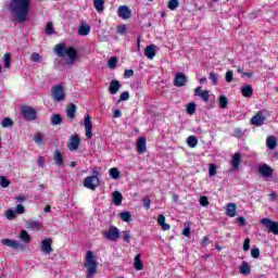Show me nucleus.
<instances>
[{
    "label": "nucleus",
    "mask_w": 278,
    "mask_h": 278,
    "mask_svg": "<svg viewBox=\"0 0 278 278\" xmlns=\"http://www.w3.org/2000/svg\"><path fill=\"white\" fill-rule=\"evenodd\" d=\"M141 257H142L141 254H137L135 256L134 266H135L136 270H142L144 268V263H142V258Z\"/></svg>",
    "instance_id": "nucleus-29"
},
{
    "label": "nucleus",
    "mask_w": 278,
    "mask_h": 278,
    "mask_svg": "<svg viewBox=\"0 0 278 278\" xmlns=\"http://www.w3.org/2000/svg\"><path fill=\"white\" fill-rule=\"evenodd\" d=\"M195 112H197V104H194V102H190V103L187 105V114H189L190 116H192Z\"/></svg>",
    "instance_id": "nucleus-42"
},
{
    "label": "nucleus",
    "mask_w": 278,
    "mask_h": 278,
    "mask_svg": "<svg viewBox=\"0 0 278 278\" xmlns=\"http://www.w3.org/2000/svg\"><path fill=\"white\" fill-rule=\"evenodd\" d=\"M85 125V136L90 140L92 138V119L90 118V115H87L84 121Z\"/></svg>",
    "instance_id": "nucleus-10"
},
{
    "label": "nucleus",
    "mask_w": 278,
    "mask_h": 278,
    "mask_svg": "<svg viewBox=\"0 0 278 278\" xmlns=\"http://www.w3.org/2000/svg\"><path fill=\"white\" fill-rule=\"evenodd\" d=\"M79 142H81V140L79 139V136L77 135L72 136L67 144L68 150L77 151V149H79Z\"/></svg>",
    "instance_id": "nucleus-13"
},
{
    "label": "nucleus",
    "mask_w": 278,
    "mask_h": 278,
    "mask_svg": "<svg viewBox=\"0 0 278 278\" xmlns=\"http://www.w3.org/2000/svg\"><path fill=\"white\" fill-rule=\"evenodd\" d=\"M240 162H242V154L240 152H236L231 159L232 170H238V168H240Z\"/></svg>",
    "instance_id": "nucleus-17"
},
{
    "label": "nucleus",
    "mask_w": 278,
    "mask_h": 278,
    "mask_svg": "<svg viewBox=\"0 0 278 278\" xmlns=\"http://www.w3.org/2000/svg\"><path fill=\"white\" fill-rule=\"evenodd\" d=\"M251 256L254 258V260H257V257H260V250L257 248H253L251 250Z\"/></svg>",
    "instance_id": "nucleus-57"
},
{
    "label": "nucleus",
    "mask_w": 278,
    "mask_h": 278,
    "mask_svg": "<svg viewBox=\"0 0 278 278\" xmlns=\"http://www.w3.org/2000/svg\"><path fill=\"white\" fill-rule=\"evenodd\" d=\"M51 96L53 101H55V103H60L64 101L66 99V93L64 92V85L59 84L53 86L51 88Z\"/></svg>",
    "instance_id": "nucleus-4"
},
{
    "label": "nucleus",
    "mask_w": 278,
    "mask_h": 278,
    "mask_svg": "<svg viewBox=\"0 0 278 278\" xmlns=\"http://www.w3.org/2000/svg\"><path fill=\"white\" fill-rule=\"evenodd\" d=\"M5 218H8V220H14V218H16V211L9 208L5 211Z\"/></svg>",
    "instance_id": "nucleus-43"
},
{
    "label": "nucleus",
    "mask_w": 278,
    "mask_h": 278,
    "mask_svg": "<svg viewBox=\"0 0 278 278\" xmlns=\"http://www.w3.org/2000/svg\"><path fill=\"white\" fill-rule=\"evenodd\" d=\"M122 233H123L124 242L129 243L130 240H131V231H129V230H124Z\"/></svg>",
    "instance_id": "nucleus-50"
},
{
    "label": "nucleus",
    "mask_w": 278,
    "mask_h": 278,
    "mask_svg": "<svg viewBox=\"0 0 278 278\" xmlns=\"http://www.w3.org/2000/svg\"><path fill=\"white\" fill-rule=\"evenodd\" d=\"M7 8L11 14L16 18L17 23H25L29 16V9L31 8V0H11Z\"/></svg>",
    "instance_id": "nucleus-1"
},
{
    "label": "nucleus",
    "mask_w": 278,
    "mask_h": 278,
    "mask_svg": "<svg viewBox=\"0 0 278 278\" xmlns=\"http://www.w3.org/2000/svg\"><path fill=\"white\" fill-rule=\"evenodd\" d=\"M26 227L27 229H31V231H40L42 229V223L38 220H27Z\"/></svg>",
    "instance_id": "nucleus-18"
},
{
    "label": "nucleus",
    "mask_w": 278,
    "mask_h": 278,
    "mask_svg": "<svg viewBox=\"0 0 278 278\" xmlns=\"http://www.w3.org/2000/svg\"><path fill=\"white\" fill-rule=\"evenodd\" d=\"M239 273L241 275H249L251 274V266H249V263L243 262L239 267Z\"/></svg>",
    "instance_id": "nucleus-32"
},
{
    "label": "nucleus",
    "mask_w": 278,
    "mask_h": 278,
    "mask_svg": "<svg viewBox=\"0 0 278 278\" xmlns=\"http://www.w3.org/2000/svg\"><path fill=\"white\" fill-rule=\"evenodd\" d=\"M84 267L87 270L86 278H94V275H97V269L99 268V263L97 262L93 251H87Z\"/></svg>",
    "instance_id": "nucleus-3"
},
{
    "label": "nucleus",
    "mask_w": 278,
    "mask_h": 278,
    "mask_svg": "<svg viewBox=\"0 0 278 278\" xmlns=\"http://www.w3.org/2000/svg\"><path fill=\"white\" fill-rule=\"evenodd\" d=\"M208 176L216 177V166L214 164L208 165Z\"/></svg>",
    "instance_id": "nucleus-52"
},
{
    "label": "nucleus",
    "mask_w": 278,
    "mask_h": 278,
    "mask_svg": "<svg viewBox=\"0 0 278 278\" xmlns=\"http://www.w3.org/2000/svg\"><path fill=\"white\" fill-rule=\"evenodd\" d=\"M31 62H42V55H40L38 52H34L30 54Z\"/></svg>",
    "instance_id": "nucleus-47"
},
{
    "label": "nucleus",
    "mask_w": 278,
    "mask_h": 278,
    "mask_svg": "<svg viewBox=\"0 0 278 278\" xmlns=\"http://www.w3.org/2000/svg\"><path fill=\"white\" fill-rule=\"evenodd\" d=\"M156 53H157V46L155 45H150L146 47L143 51V54L146 55V58H148V60H153Z\"/></svg>",
    "instance_id": "nucleus-14"
},
{
    "label": "nucleus",
    "mask_w": 278,
    "mask_h": 278,
    "mask_svg": "<svg viewBox=\"0 0 278 278\" xmlns=\"http://www.w3.org/2000/svg\"><path fill=\"white\" fill-rule=\"evenodd\" d=\"M38 166L40 167L45 166V159L42 156L38 157Z\"/></svg>",
    "instance_id": "nucleus-63"
},
{
    "label": "nucleus",
    "mask_w": 278,
    "mask_h": 278,
    "mask_svg": "<svg viewBox=\"0 0 278 278\" xmlns=\"http://www.w3.org/2000/svg\"><path fill=\"white\" fill-rule=\"evenodd\" d=\"M228 104H229V100H227V97L220 96L219 97V108L222 110H225V108H227Z\"/></svg>",
    "instance_id": "nucleus-45"
},
{
    "label": "nucleus",
    "mask_w": 278,
    "mask_h": 278,
    "mask_svg": "<svg viewBox=\"0 0 278 278\" xmlns=\"http://www.w3.org/2000/svg\"><path fill=\"white\" fill-rule=\"evenodd\" d=\"M46 34L47 36H51L55 34V29L53 28V23L49 22L46 26Z\"/></svg>",
    "instance_id": "nucleus-46"
},
{
    "label": "nucleus",
    "mask_w": 278,
    "mask_h": 278,
    "mask_svg": "<svg viewBox=\"0 0 278 278\" xmlns=\"http://www.w3.org/2000/svg\"><path fill=\"white\" fill-rule=\"evenodd\" d=\"M261 225L263 227H266V229H268L269 233H274L275 236H278V223L277 222H273L268 218H263V219H261Z\"/></svg>",
    "instance_id": "nucleus-7"
},
{
    "label": "nucleus",
    "mask_w": 278,
    "mask_h": 278,
    "mask_svg": "<svg viewBox=\"0 0 278 278\" xmlns=\"http://www.w3.org/2000/svg\"><path fill=\"white\" fill-rule=\"evenodd\" d=\"M84 186L88 188V190H97V188L101 186V181L97 176H88L84 180Z\"/></svg>",
    "instance_id": "nucleus-5"
},
{
    "label": "nucleus",
    "mask_w": 278,
    "mask_h": 278,
    "mask_svg": "<svg viewBox=\"0 0 278 278\" xmlns=\"http://www.w3.org/2000/svg\"><path fill=\"white\" fill-rule=\"evenodd\" d=\"M182 235H185L186 238H190V225H187V227L182 230Z\"/></svg>",
    "instance_id": "nucleus-62"
},
{
    "label": "nucleus",
    "mask_w": 278,
    "mask_h": 278,
    "mask_svg": "<svg viewBox=\"0 0 278 278\" xmlns=\"http://www.w3.org/2000/svg\"><path fill=\"white\" fill-rule=\"evenodd\" d=\"M20 238L25 242V244H29V242H31V237L26 230H21Z\"/></svg>",
    "instance_id": "nucleus-35"
},
{
    "label": "nucleus",
    "mask_w": 278,
    "mask_h": 278,
    "mask_svg": "<svg viewBox=\"0 0 278 278\" xmlns=\"http://www.w3.org/2000/svg\"><path fill=\"white\" fill-rule=\"evenodd\" d=\"M113 203L114 205H121L123 203V194L119 191L113 192Z\"/></svg>",
    "instance_id": "nucleus-34"
},
{
    "label": "nucleus",
    "mask_w": 278,
    "mask_h": 278,
    "mask_svg": "<svg viewBox=\"0 0 278 278\" xmlns=\"http://www.w3.org/2000/svg\"><path fill=\"white\" fill-rule=\"evenodd\" d=\"M121 88L122 85L118 80H112L109 86V92L110 94H117Z\"/></svg>",
    "instance_id": "nucleus-20"
},
{
    "label": "nucleus",
    "mask_w": 278,
    "mask_h": 278,
    "mask_svg": "<svg viewBox=\"0 0 278 278\" xmlns=\"http://www.w3.org/2000/svg\"><path fill=\"white\" fill-rule=\"evenodd\" d=\"M237 223H238L239 225H244V223H245L244 217H242V216L238 217V218H237Z\"/></svg>",
    "instance_id": "nucleus-64"
},
{
    "label": "nucleus",
    "mask_w": 278,
    "mask_h": 278,
    "mask_svg": "<svg viewBox=\"0 0 278 278\" xmlns=\"http://www.w3.org/2000/svg\"><path fill=\"white\" fill-rule=\"evenodd\" d=\"M1 125L2 127H12V125H14V122H12V118L5 117L2 119Z\"/></svg>",
    "instance_id": "nucleus-49"
},
{
    "label": "nucleus",
    "mask_w": 278,
    "mask_h": 278,
    "mask_svg": "<svg viewBox=\"0 0 278 278\" xmlns=\"http://www.w3.org/2000/svg\"><path fill=\"white\" fill-rule=\"evenodd\" d=\"M226 216H229L230 218H233V216H236V204L235 203L227 204Z\"/></svg>",
    "instance_id": "nucleus-30"
},
{
    "label": "nucleus",
    "mask_w": 278,
    "mask_h": 278,
    "mask_svg": "<svg viewBox=\"0 0 278 278\" xmlns=\"http://www.w3.org/2000/svg\"><path fill=\"white\" fill-rule=\"evenodd\" d=\"M249 249H251V239L245 238L243 242V251H249Z\"/></svg>",
    "instance_id": "nucleus-58"
},
{
    "label": "nucleus",
    "mask_w": 278,
    "mask_h": 278,
    "mask_svg": "<svg viewBox=\"0 0 278 278\" xmlns=\"http://www.w3.org/2000/svg\"><path fill=\"white\" fill-rule=\"evenodd\" d=\"M23 115L26 121H36L38 113L33 108L26 106L23 109Z\"/></svg>",
    "instance_id": "nucleus-12"
},
{
    "label": "nucleus",
    "mask_w": 278,
    "mask_h": 278,
    "mask_svg": "<svg viewBox=\"0 0 278 278\" xmlns=\"http://www.w3.org/2000/svg\"><path fill=\"white\" fill-rule=\"evenodd\" d=\"M200 205H202V207H207L210 205V201L207 200V197L205 195L200 197Z\"/></svg>",
    "instance_id": "nucleus-54"
},
{
    "label": "nucleus",
    "mask_w": 278,
    "mask_h": 278,
    "mask_svg": "<svg viewBox=\"0 0 278 278\" xmlns=\"http://www.w3.org/2000/svg\"><path fill=\"white\" fill-rule=\"evenodd\" d=\"M137 151L140 153V155L147 153V138L139 137L137 139Z\"/></svg>",
    "instance_id": "nucleus-16"
},
{
    "label": "nucleus",
    "mask_w": 278,
    "mask_h": 278,
    "mask_svg": "<svg viewBox=\"0 0 278 278\" xmlns=\"http://www.w3.org/2000/svg\"><path fill=\"white\" fill-rule=\"evenodd\" d=\"M125 31H127V26L125 25H119L117 26V34H125Z\"/></svg>",
    "instance_id": "nucleus-61"
},
{
    "label": "nucleus",
    "mask_w": 278,
    "mask_h": 278,
    "mask_svg": "<svg viewBox=\"0 0 278 278\" xmlns=\"http://www.w3.org/2000/svg\"><path fill=\"white\" fill-rule=\"evenodd\" d=\"M124 77L125 79H129V77H134V70H125Z\"/></svg>",
    "instance_id": "nucleus-60"
},
{
    "label": "nucleus",
    "mask_w": 278,
    "mask_h": 278,
    "mask_svg": "<svg viewBox=\"0 0 278 278\" xmlns=\"http://www.w3.org/2000/svg\"><path fill=\"white\" fill-rule=\"evenodd\" d=\"M266 147L270 151H273L274 149H277V137L268 136L266 139Z\"/></svg>",
    "instance_id": "nucleus-27"
},
{
    "label": "nucleus",
    "mask_w": 278,
    "mask_h": 278,
    "mask_svg": "<svg viewBox=\"0 0 278 278\" xmlns=\"http://www.w3.org/2000/svg\"><path fill=\"white\" fill-rule=\"evenodd\" d=\"M34 140H35L36 144H42V142H45V140H47V139L45 138V134H42V132H37V134L35 135Z\"/></svg>",
    "instance_id": "nucleus-40"
},
{
    "label": "nucleus",
    "mask_w": 278,
    "mask_h": 278,
    "mask_svg": "<svg viewBox=\"0 0 278 278\" xmlns=\"http://www.w3.org/2000/svg\"><path fill=\"white\" fill-rule=\"evenodd\" d=\"M119 101H129V91H124L119 96Z\"/></svg>",
    "instance_id": "nucleus-56"
},
{
    "label": "nucleus",
    "mask_w": 278,
    "mask_h": 278,
    "mask_svg": "<svg viewBox=\"0 0 278 278\" xmlns=\"http://www.w3.org/2000/svg\"><path fill=\"white\" fill-rule=\"evenodd\" d=\"M0 186L1 188H8L10 186V180L5 176H0Z\"/></svg>",
    "instance_id": "nucleus-51"
},
{
    "label": "nucleus",
    "mask_w": 278,
    "mask_h": 278,
    "mask_svg": "<svg viewBox=\"0 0 278 278\" xmlns=\"http://www.w3.org/2000/svg\"><path fill=\"white\" fill-rule=\"evenodd\" d=\"M225 79H226L227 84H231V81H233V72L232 71H227Z\"/></svg>",
    "instance_id": "nucleus-53"
},
{
    "label": "nucleus",
    "mask_w": 278,
    "mask_h": 278,
    "mask_svg": "<svg viewBox=\"0 0 278 278\" xmlns=\"http://www.w3.org/2000/svg\"><path fill=\"white\" fill-rule=\"evenodd\" d=\"M4 68H10L12 65V54L5 53L3 56Z\"/></svg>",
    "instance_id": "nucleus-39"
},
{
    "label": "nucleus",
    "mask_w": 278,
    "mask_h": 278,
    "mask_svg": "<svg viewBox=\"0 0 278 278\" xmlns=\"http://www.w3.org/2000/svg\"><path fill=\"white\" fill-rule=\"evenodd\" d=\"M110 177L112 179H121V170H118V168L116 167H112L110 170Z\"/></svg>",
    "instance_id": "nucleus-37"
},
{
    "label": "nucleus",
    "mask_w": 278,
    "mask_h": 278,
    "mask_svg": "<svg viewBox=\"0 0 278 278\" xmlns=\"http://www.w3.org/2000/svg\"><path fill=\"white\" fill-rule=\"evenodd\" d=\"M54 162L56 166H60V168H64V159L62 156V152L60 150L54 151Z\"/></svg>",
    "instance_id": "nucleus-25"
},
{
    "label": "nucleus",
    "mask_w": 278,
    "mask_h": 278,
    "mask_svg": "<svg viewBox=\"0 0 278 278\" xmlns=\"http://www.w3.org/2000/svg\"><path fill=\"white\" fill-rule=\"evenodd\" d=\"M208 79L212 81L213 86H216V84H218V74L212 72Z\"/></svg>",
    "instance_id": "nucleus-48"
},
{
    "label": "nucleus",
    "mask_w": 278,
    "mask_h": 278,
    "mask_svg": "<svg viewBox=\"0 0 278 278\" xmlns=\"http://www.w3.org/2000/svg\"><path fill=\"white\" fill-rule=\"evenodd\" d=\"M187 144L190 149H194L199 144V139L195 136H189L187 138Z\"/></svg>",
    "instance_id": "nucleus-33"
},
{
    "label": "nucleus",
    "mask_w": 278,
    "mask_h": 278,
    "mask_svg": "<svg viewBox=\"0 0 278 278\" xmlns=\"http://www.w3.org/2000/svg\"><path fill=\"white\" fill-rule=\"evenodd\" d=\"M119 218L124 223H131V212H122V213H119Z\"/></svg>",
    "instance_id": "nucleus-36"
},
{
    "label": "nucleus",
    "mask_w": 278,
    "mask_h": 278,
    "mask_svg": "<svg viewBox=\"0 0 278 278\" xmlns=\"http://www.w3.org/2000/svg\"><path fill=\"white\" fill-rule=\"evenodd\" d=\"M157 225H160L163 231H168L170 229V225L166 224V217L164 215H159Z\"/></svg>",
    "instance_id": "nucleus-26"
},
{
    "label": "nucleus",
    "mask_w": 278,
    "mask_h": 278,
    "mask_svg": "<svg viewBox=\"0 0 278 278\" xmlns=\"http://www.w3.org/2000/svg\"><path fill=\"white\" fill-rule=\"evenodd\" d=\"M266 121L264 113L260 111L256 115L251 118V124L256 127H262V124Z\"/></svg>",
    "instance_id": "nucleus-15"
},
{
    "label": "nucleus",
    "mask_w": 278,
    "mask_h": 278,
    "mask_svg": "<svg viewBox=\"0 0 278 278\" xmlns=\"http://www.w3.org/2000/svg\"><path fill=\"white\" fill-rule=\"evenodd\" d=\"M117 15L119 18L127 21V18H131V10L127 5H121L117 10Z\"/></svg>",
    "instance_id": "nucleus-11"
},
{
    "label": "nucleus",
    "mask_w": 278,
    "mask_h": 278,
    "mask_svg": "<svg viewBox=\"0 0 278 278\" xmlns=\"http://www.w3.org/2000/svg\"><path fill=\"white\" fill-rule=\"evenodd\" d=\"M54 53L58 58H68L67 64L73 66L77 62V50L73 47H66L64 43H58L54 48Z\"/></svg>",
    "instance_id": "nucleus-2"
},
{
    "label": "nucleus",
    "mask_w": 278,
    "mask_h": 278,
    "mask_svg": "<svg viewBox=\"0 0 278 278\" xmlns=\"http://www.w3.org/2000/svg\"><path fill=\"white\" fill-rule=\"evenodd\" d=\"M78 34L79 36H88V34H90V25L86 22H81L78 28Z\"/></svg>",
    "instance_id": "nucleus-28"
},
{
    "label": "nucleus",
    "mask_w": 278,
    "mask_h": 278,
    "mask_svg": "<svg viewBox=\"0 0 278 278\" xmlns=\"http://www.w3.org/2000/svg\"><path fill=\"white\" fill-rule=\"evenodd\" d=\"M167 8L168 10H177V8H179V0H169L167 3Z\"/></svg>",
    "instance_id": "nucleus-44"
},
{
    "label": "nucleus",
    "mask_w": 278,
    "mask_h": 278,
    "mask_svg": "<svg viewBox=\"0 0 278 278\" xmlns=\"http://www.w3.org/2000/svg\"><path fill=\"white\" fill-rule=\"evenodd\" d=\"M188 83V76L184 73H177L175 78H174V86L177 88H182V86H186Z\"/></svg>",
    "instance_id": "nucleus-9"
},
{
    "label": "nucleus",
    "mask_w": 278,
    "mask_h": 278,
    "mask_svg": "<svg viewBox=\"0 0 278 278\" xmlns=\"http://www.w3.org/2000/svg\"><path fill=\"white\" fill-rule=\"evenodd\" d=\"M241 94L245 97V99H251L253 97V86L245 85L241 87Z\"/></svg>",
    "instance_id": "nucleus-22"
},
{
    "label": "nucleus",
    "mask_w": 278,
    "mask_h": 278,
    "mask_svg": "<svg viewBox=\"0 0 278 278\" xmlns=\"http://www.w3.org/2000/svg\"><path fill=\"white\" fill-rule=\"evenodd\" d=\"M75 112H77V105L70 103L66 110L67 118H75Z\"/></svg>",
    "instance_id": "nucleus-31"
},
{
    "label": "nucleus",
    "mask_w": 278,
    "mask_h": 278,
    "mask_svg": "<svg viewBox=\"0 0 278 278\" xmlns=\"http://www.w3.org/2000/svg\"><path fill=\"white\" fill-rule=\"evenodd\" d=\"M103 236L106 238V240L116 242V240L121 238V230H118L116 226H111L106 231H104Z\"/></svg>",
    "instance_id": "nucleus-6"
},
{
    "label": "nucleus",
    "mask_w": 278,
    "mask_h": 278,
    "mask_svg": "<svg viewBox=\"0 0 278 278\" xmlns=\"http://www.w3.org/2000/svg\"><path fill=\"white\" fill-rule=\"evenodd\" d=\"M258 172L263 177H270L273 175V169L267 164L261 165Z\"/></svg>",
    "instance_id": "nucleus-24"
},
{
    "label": "nucleus",
    "mask_w": 278,
    "mask_h": 278,
    "mask_svg": "<svg viewBox=\"0 0 278 278\" xmlns=\"http://www.w3.org/2000/svg\"><path fill=\"white\" fill-rule=\"evenodd\" d=\"M195 97L202 98V100L207 103L210 101V91L201 90V87L195 89Z\"/></svg>",
    "instance_id": "nucleus-23"
},
{
    "label": "nucleus",
    "mask_w": 278,
    "mask_h": 278,
    "mask_svg": "<svg viewBox=\"0 0 278 278\" xmlns=\"http://www.w3.org/2000/svg\"><path fill=\"white\" fill-rule=\"evenodd\" d=\"M1 244H3V247H9V249H21V242L12 239H2Z\"/></svg>",
    "instance_id": "nucleus-19"
},
{
    "label": "nucleus",
    "mask_w": 278,
    "mask_h": 278,
    "mask_svg": "<svg viewBox=\"0 0 278 278\" xmlns=\"http://www.w3.org/2000/svg\"><path fill=\"white\" fill-rule=\"evenodd\" d=\"M51 125H61L62 124V115L60 114H54L50 118Z\"/></svg>",
    "instance_id": "nucleus-38"
},
{
    "label": "nucleus",
    "mask_w": 278,
    "mask_h": 278,
    "mask_svg": "<svg viewBox=\"0 0 278 278\" xmlns=\"http://www.w3.org/2000/svg\"><path fill=\"white\" fill-rule=\"evenodd\" d=\"M142 202H143V207H144L146 210H151V199H149V198H143Z\"/></svg>",
    "instance_id": "nucleus-55"
},
{
    "label": "nucleus",
    "mask_w": 278,
    "mask_h": 278,
    "mask_svg": "<svg viewBox=\"0 0 278 278\" xmlns=\"http://www.w3.org/2000/svg\"><path fill=\"white\" fill-rule=\"evenodd\" d=\"M15 214H25V206H23V204H17Z\"/></svg>",
    "instance_id": "nucleus-59"
},
{
    "label": "nucleus",
    "mask_w": 278,
    "mask_h": 278,
    "mask_svg": "<svg viewBox=\"0 0 278 278\" xmlns=\"http://www.w3.org/2000/svg\"><path fill=\"white\" fill-rule=\"evenodd\" d=\"M53 244V239L47 238L41 241V251L45 253V255H51L53 253V248L51 247Z\"/></svg>",
    "instance_id": "nucleus-8"
},
{
    "label": "nucleus",
    "mask_w": 278,
    "mask_h": 278,
    "mask_svg": "<svg viewBox=\"0 0 278 278\" xmlns=\"http://www.w3.org/2000/svg\"><path fill=\"white\" fill-rule=\"evenodd\" d=\"M93 8L98 14L105 12V0H93Z\"/></svg>",
    "instance_id": "nucleus-21"
},
{
    "label": "nucleus",
    "mask_w": 278,
    "mask_h": 278,
    "mask_svg": "<svg viewBox=\"0 0 278 278\" xmlns=\"http://www.w3.org/2000/svg\"><path fill=\"white\" fill-rule=\"evenodd\" d=\"M118 65V59L116 56H112L111 59H109L108 61V66L109 68H116V66Z\"/></svg>",
    "instance_id": "nucleus-41"
}]
</instances>
